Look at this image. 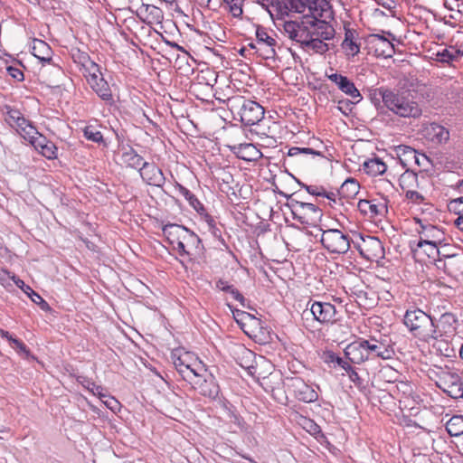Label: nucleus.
I'll return each mask as SVG.
<instances>
[{"instance_id": "4c0bfd02", "label": "nucleus", "mask_w": 463, "mask_h": 463, "mask_svg": "<svg viewBox=\"0 0 463 463\" xmlns=\"http://www.w3.org/2000/svg\"><path fill=\"white\" fill-rule=\"evenodd\" d=\"M337 87L342 92L356 99V102L362 99L361 94L355 87L354 83L351 81L346 76L343 80L339 81V85Z\"/></svg>"}, {"instance_id": "473e14b6", "label": "nucleus", "mask_w": 463, "mask_h": 463, "mask_svg": "<svg viewBox=\"0 0 463 463\" xmlns=\"http://www.w3.org/2000/svg\"><path fill=\"white\" fill-rule=\"evenodd\" d=\"M175 189L178 190L179 194H182L189 204L199 213L202 214L205 212L203 204L197 199V197L186 187L179 183H176Z\"/></svg>"}, {"instance_id": "69168bd1", "label": "nucleus", "mask_w": 463, "mask_h": 463, "mask_svg": "<svg viewBox=\"0 0 463 463\" xmlns=\"http://www.w3.org/2000/svg\"><path fill=\"white\" fill-rule=\"evenodd\" d=\"M378 5L385 9L392 10L395 7V2L393 0H377Z\"/></svg>"}, {"instance_id": "79ce46f5", "label": "nucleus", "mask_w": 463, "mask_h": 463, "mask_svg": "<svg viewBox=\"0 0 463 463\" xmlns=\"http://www.w3.org/2000/svg\"><path fill=\"white\" fill-rule=\"evenodd\" d=\"M324 41V39L313 40L308 43H302L301 46L307 50H312L317 53L323 54L329 50L328 44Z\"/></svg>"}, {"instance_id": "603ef678", "label": "nucleus", "mask_w": 463, "mask_h": 463, "mask_svg": "<svg viewBox=\"0 0 463 463\" xmlns=\"http://www.w3.org/2000/svg\"><path fill=\"white\" fill-rule=\"evenodd\" d=\"M6 71L8 72V75L11 76L15 80H17V81H23L24 80V72L19 68L14 67V66H8L6 68Z\"/></svg>"}, {"instance_id": "c756f323", "label": "nucleus", "mask_w": 463, "mask_h": 463, "mask_svg": "<svg viewBox=\"0 0 463 463\" xmlns=\"http://www.w3.org/2000/svg\"><path fill=\"white\" fill-rule=\"evenodd\" d=\"M32 53L43 62L50 63L52 61V49L44 41L34 40Z\"/></svg>"}, {"instance_id": "cd10ccee", "label": "nucleus", "mask_w": 463, "mask_h": 463, "mask_svg": "<svg viewBox=\"0 0 463 463\" xmlns=\"http://www.w3.org/2000/svg\"><path fill=\"white\" fill-rule=\"evenodd\" d=\"M186 231L187 228L175 223H167L162 227L163 235L170 245H175V241L184 238Z\"/></svg>"}, {"instance_id": "3c124183", "label": "nucleus", "mask_w": 463, "mask_h": 463, "mask_svg": "<svg viewBox=\"0 0 463 463\" xmlns=\"http://www.w3.org/2000/svg\"><path fill=\"white\" fill-rule=\"evenodd\" d=\"M346 373L350 381L353 382L356 387L361 388L364 386V380L353 366H351V370L346 371Z\"/></svg>"}, {"instance_id": "338daca9", "label": "nucleus", "mask_w": 463, "mask_h": 463, "mask_svg": "<svg viewBox=\"0 0 463 463\" xmlns=\"http://www.w3.org/2000/svg\"><path fill=\"white\" fill-rule=\"evenodd\" d=\"M300 150H301V154H307V155L308 154V155H314V156L324 157V155L320 151L315 150L310 147H300Z\"/></svg>"}, {"instance_id": "20e7f679", "label": "nucleus", "mask_w": 463, "mask_h": 463, "mask_svg": "<svg viewBox=\"0 0 463 463\" xmlns=\"http://www.w3.org/2000/svg\"><path fill=\"white\" fill-rule=\"evenodd\" d=\"M227 105L232 113H237L245 126H254L264 117V109L258 102L237 96L228 99Z\"/></svg>"}, {"instance_id": "a878e982", "label": "nucleus", "mask_w": 463, "mask_h": 463, "mask_svg": "<svg viewBox=\"0 0 463 463\" xmlns=\"http://www.w3.org/2000/svg\"><path fill=\"white\" fill-rule=\"evenodd\" d=\"M189 251V259L200 257L203 254L204 247L202 240L194 232L187 229L184 238H181Z\"/></svg>"}, {"instance_id": "7ed1b4c3", "label": "nucleus", "mask_w": 463, "mask_h": 463, "mask_svg": "<svg viewBox=\"0 0 463 463\" xmlns=\"http://www.w3.org/2000/svg\"><path fill=\"white\" fill-rule=\"evenodd\" d=\"M433 317L419 307L408 308L403 316V325L415 338L429 342L432 336Z\"/></svg>"}, {"instance_id": "2f4dec72", "label": "nucleus", "mask_w": 463, "mask_h": 463, "mask_svg": "<svg viewBox=\"0 0 463 463\" xmlns=\"http://www.w3.org/2000/svg\"><path fill=\"white\" fill-rule=\"evenodd\" d=\"M363 166L364 172L373 176L383 175L387 170V165L379 157H373L366 160Z\"/></svg>"}, {"instance_id": "0eeeda50", "label": "nucleus", "mask_w": 463, "mask_h": 463, "mask_svg": "<svg viewBox=\"0 0 463 463\" xmlns=\"http://www.w3.org/2000/svg\"><path fill=\"white\" fill-rule=\"evenodd\" d=\"M88 84L91 90L106 103L113 104L114 99L108 81L104 79L99 65H91L89 73L85 74Z\"/></svg>"}, {"instance_id": "f03ea898", "label": "nucleus", "mask_w": 463, "mask_h": 463, "mask_svg": "<svg viewBox=\"0 0 463 463\" xmlns=\"http://www.w3.org/2000/svg\"><path fill=\"white\" fill-rule=\"evenodd\" d=\"M383 105L393 114L401 118H419L421 109L417 101L407 92H399L381 87L378 89Z\"/></svg>"}, {"instance_id": "864d4df0", "label": "nucleus", "mask_w": 463, "mask_h": 463, "mask_svg": "<svg viewBox=\"0 0 463 463\" xmlns=\"http://www.w3.org/2000/svg\"><path fill=\"white\" fill-rule=\"evenodd\" d=\"M12 347L13 348H15L18 350V352L25 354L26 357H28L30 355V350L28 349V347L26 346L25 344H24L21 340H19L18 338H14L13 339V342L11 344Z\"/></svg>"}, {"instance_id": "6e6d98bb", "label": "nucleus", "mask_w": 463, "mask_h": 463, "mask_svg": "<svg viewBox=\"0 0 463 463\" xmlns=\"http://www.w3.org/2000/svg\"><path fill=\"white\" fill-rule=\"evenodd\" d=\"M306 191L314 196H323L325 194V187L322 185H305Z\"/></svg>"}, {"instance_id": "c85d7f7f", "label": "nucleus", "mask_w": 463, "mask_h": 463, "mask_svg": "<svg viewBox=\"0 0 463 463\" xmlns=\"http://www.w3.org/2000/svg\"><path fill=\"white\" fill-rule=\"evenodd\" d=\"M230 150L240 159L250 161L252 156L259 151L256 146L250 143H241L228 146Z\"/></svg>"}, {"instance_id": "58836bf2", "label": "nucleus", "mask_w": 463, "mask_h": 463, "mask_svg": "<svg viewBox=\"0 0 463 463\" xmlns=\"http://www.w3.org/2000/svg\"><path fill=\"white\" fill-rule=\"evenodd\" d=\"M74 61L78 62L84 68V75L89 73V69L91 65H98L96 62L90 60V57L87 52L77 51L76 53L72 55Z\"/></svg>"}, {"instance_id": "8fccbe9b", "label": "nucleus", "mask_w": 463, "mask_h": 463, "mask_svg": "<svg viewBox=\"0 0 463 463\" xmlns=\"http://www.w3.org/2000/svg\"><path fill=\"white\" fill-rule=\"evenodd\" d=\"M405 197L410 202L415 204H420L424 201V197L421 194L414 190H407L405 192Z\"/></svg>"}, {"instance_id": "6e6552de", "label": "nucleus", "mask_w": 463, "mask_h": 463, "mask_svg": "<svg viewBox=\"0 0 463 463\" xmlns=\"http://www.w3.org/2000/svg\"><path fill=\"white\" fill-rule=\"evenodd\" d=\"M194 389L202 396L210 400H216L220 394V386L215 377L212 373H208L206 369L199 371L196 376L189 382Z\"/></svg>"}, {"instance_id": "4be33fe9", "label": "nucleus", "mask_w": 463, "mask_h": 463, "mask_svg": "<svg viewBox=\"0 0 463 463\" xmlns=\"http://www.w3.org/2000/svg\"><path fill=\"white\" fill-rule=\"evenodd\" d=\"M418 232L420 239L417 243V248L414 250L416 252L422 248V243L439 245L445 238L443 231L432 224H422L420 222V230H419Z\"/></svg>"}, {"instance_id": "c9c22d12", "label": "nucleus", "mask_w": 463, "mask_h": 463, "mask_svg": "<svg viewBox=\"0 0 463 463\" xmlns=\"http://www.w3.org/2000/svg\"><path fill=\"white\" fill-rule=\"evenodd\" d=\"M449 436L458 437L463 434V415H454L446 423Z\"/></svg>"}, {"instance_id": "052dcab7", "label": "nucleus", "mask_w": 463, "mask_h": 463, "mask_svg": "<svg viewBox=\"0 0 463 463\" xmlns=\"http://www.w3.org/2000/svg\"><path fill=\"white\" fill-rule=\"evenodd\" d=\"M105 398H107V400L103 401V402L106 404L108 408L114 411L118 407L119 403L116 399H114L113 397H108L106 395Z\"/></svg>"}, {"instance_id": "e2e57ef3", "label": "nucleus", "mask_w": 463, "mask_h": 463, "mask_svg": "<svg viewBox=\"0 0 463 463\" xmlns=\"http://www.w3.org/2000/svg\"><path fill=\"white\" fill-rule=\"evenodd\" d=\"M327 78L334 82L336 86L339 85V81L343 80L345 76L339 73L326 74Z\"/></svg>"}, {"instance_id": "774afa93", "label": "nucleus", "mask_w": 463, "mask_h": 463, "mask_svg": "<svg viewBox=\"0 0 463 463\" xmlns=\"http://www.w3.org/2000/svg\"><path fill=\"white\" fill-rule=\"evenodd\" d=\"M201 215L203 216V220L207 223L208 229L210 227H212L213 225L216 224L213 217L212 215H210L209 213H207L206 211L203 212Z\"/></svg>"}, {"instance_id": "39448f33", "label": "nucleus", "mask_w": 463, "mask_h": 463, "mask_svg": "<svg viewBox=\"0 0 463 463\" xmlns=\"http://www.w3.org/2000/svg\"><path fill=\"white\" fill-rule=\"evenodd\" d=\"M288 199L286 206L289 208L293 219L301 224L313 225L323 216L322 210L312 203H305L297 198L298 193L286 194L281 193Z\"/></svg>"}, {"instance_id": "0e129e2a", "label": "nucleus", "mask_w": 463, "mask_h": 463, "mask_svg": "<svg viewBox=\"0 0 463 463\" xmlns=\"http://www.w3.org/2000/svg\"><path fill=\"white\" fill-rule=\"evenodd\" d=\"M339 195L338 191L337 192H327L325 190V194H323L322 197H326L330 202H332L334 204L337 203V196Z\"/></svg>"}, {"instance_id": "9b49d317", "label": "nucleus", "mask_w": 463, "mask_h": 463, "mask_svg": "<svg viewBox=\"0 0 463 463\" xmlns=\"http://www.w3.org/2000/svg\"><path fill=\"white\" fill-rule=\"evenodd\" d=\"M171 358L179 374L188 383L196 376L199 371H204L203 365L200 363H190L189 353L179 354L176 350L172 353Z\"/></svg>"}, {"instance_id": "49530a36", "label": "nucleus", "mask_w": 463, "mask_h": 463, "mask_svg": "<svg viewBox=\"0 0 463 463\" xmlns=\"http://www.w3.org/2000/svg\"><path fill=\"white\" fill-rule=\"evenodd\" d=\"M431 129L433 130L434 137L438 142L441 143L449 139V133L444 127L438 124H431Z\"/></svg>"}, {"instance_id": "ea45409f", "label": "nucleus", "mask_w": 463, "mask_h": 463, "mask_svg": "<svg viewBox=\"0 0 463 463\" xmlns=\"http://www.w3.org/2000/svg\"><path fill=\"white\" fill-rule=\"evenodd\" d=\"M443 392L452 399L463 401V381L461 377H458V383H453L449 388H446Z\"/></svg>"}, {"instance_id": "dca6fc26", "label": "nucleus", "mask_w": 463, "mask_h": 463, "mask_svg": "<svg viewBox=\"0 0 463 463\" xmlns=\"http://www.w3.org/2000/svg\"><path fill=\"white\" fill-rule=\"evenodd\" d=\"M429 378L442 391L449 388L453 383L458 382L459 374L450 366H434L429 370Z\"/></svg>"}, {"instance_id": "a19ab883", "label": "nucleus", "mask_w": 463, "mask_h": 463, "mask_svg": "<svg viewBox=\"0 0 463 463\" xmlns=\"http://www.w3.org/2000/svg\"><path fill=\"white\" fill-rule=\"evenodd\" d=\"M328 364H335L344 369L345 372L351 370V362L349 360L345 361L344 358L340 357L334 352H328L326 354V360Z\"/></svg>"}, {"instance_id": "1a4fd4ad", "label": "nucleus", "mask_w": 463, "mask_h": 463, "mask_svg": "<svg viewBox=\"0 0 463 463\" xmlns=\"http://www.w3.org/2000/svg\"><path fill=\"white\" fill-rule=\"evenodd\" d=\"M285 385L289 392L300 402H314L318 399V393L313 385L307 384L298 376L288 377Z\"/></svg>"}, {"instance_id": "bf43d9fd", "label": "nucleus", "mask_w": 463, "mask_h": 463, "mask_svg": "<svg viewBox=\"0 0 463 463\" xmlns=\"http://www.w3.org/2000/svg\"><path fill=\"white\" fill-rule=\"evenodd\" d=\"M288 4L290 8L298 13H301L305 8V5L301 0H288Z\"/></svg>"}, {"instance_id": "aec40b11", "label": "nucleus", "mask_w": 463, "mask_h": 463, "mask_svg": "<svg viewBox=\"0 0 463 463\" xmlns=\"http://www.w3.org/2000/svg\"><path fill=\"white\" fill-rule=\"evenodd\" d=\"M138 172L143 182L148 185L162 188L165 183L163 171L155 163L145 162Z\"/></svg>"}, {"instance_id": "9d476101", "label": "nucleus", "mask_w": 463, "mask_h": 463, "mask_svg": "<svg viewBox=\"0 0 463 463\" xmlns=\"http://www.w3.org/2000/svg\"><path fill=\"white\" fill-rule=\"evenodd\" d=\"M458 318L451 312H445L439 318L433 317L431 339H446L457 333Z\"/></svg>"}, {"instance_id": "e433bc0d", "label": "nucleus", "mask_w": 463, "mask_h": 463, "mask_svg": "<svg viewBox=\"0 0 463 463\" xmlns=\"http://www.w3.org/2000/svg\"><path fill=\"white\" fill-rule=\"evenodd\" d=\"M140 11L145 12L148 24L160 23L164 17L163 11L154 5H143Z\"/></svg>"}, {"instance_id": "680f3d73", "label": "nucleus", "mask_w": 463, "mask_h": 463, "mask_svg": "<svg viewBox=\"0 0 463 463\" xmlns=\"http://www.w3.org/2000/svg\"><path fill=\"white\" fill-rule=\"evenodd\" d=\"M327 78L334 82L336 86L339 85V81L343 80L345 76L339 73L326 74Z\"/></svg>"}, {"instance_id": "f704fd0d", "label": "nucleus", "mask_w": 463, "mask_h": 463, "mask_svg": "<svg viewBox=\"0 0 463 463\" xmlns=\"http://www.w3.org/2000/svg\"><path fill=\"white\" fill-rule=\"evenodd\" d=\"M216 288L223 292L231 294V296L235 300L239 301L243 307H246V298L236 288L233 287V285L229 284L228 281L223 279L217 280Z\"/></svg>"}, {"instance_id": "5701e85b", "label": "nucleus", "mask_w": 463, "mask_h": 463, "mask_svg": "<svg viewBox=\"0 0 463 463\" xmlns=\"http://www.w3.org/2000/svg\"><path fill=\"white\" fill-rule=\"evenodd\" d=\"M357 208L362 214L371 219L383 217L387 213L386 200H359Z\"/></svg>"}, {"instance_id": "412c9836", "label": "nucleus", "mask_w": 463, "mask_h": 463, "mask_svg": "<svg viewBox=\"0 0 463 463\" xmlns=\"http://www.w3.org/2000/svg\"><path fill=\"white\" fill-rule=\"evenodd\" d=\"M366 339L358 338L348 344L344 350L345 356L352 364H361L369 360Z\"/></svg>"}, {"instance_id": "f257e3e1", "label": "nucleus", "mask_w": 463, "mask_h": 463, "mask_svg": "<svg viewBox=\"0 0 463 463\" xmlns=\"http://www.w3.org/2000/svg\"><path fill=\"white\" fill-rule=\"evenodd\" d=\"M283 29L291 40L300 44L318 39L331 40L335 33L329 23L314 17H307L300 22L287 21Z\"/></svg>"}, {"instance_id": "13d9d810", "label": "nucleus", "mask_w": 463, "mask_h": 463, "mask_svg": "<svg viewBox=\"0 0 463 463\" xmlns=\"http://www.w3.org/2000/svg\"><path fill=\"white\" fill-rule=\"evenodd\" d=\"M208 230L214 238L218 239L222 242V244L225 245L224 239L222 236V230L219 227H217L216 224L213 225Z\"/></svg>"}, {"instance_id": "4d7b16f0", "label": "nucleus", "mask_w": 463, "mask_h": 463, "mask_svg": "<svg viewBox=\"0 0 463 463\" xmlns=\"http://www.w3.org/2000/svg\"><path fill=\"white\" fill-rule=\"evenodd\" d=\"M438 59L441 62H449L455 59V55L448 49H443L437 53Z\"/></svg>"}, {"instance_id": "4468645a", "label": "nucleus", "mask_w": 463, "mask_h": 463, "mask_svg": "<svg viewBox=\"0 0 463 463\" xmlns=\"http://www.w3.org/2000/svg\"><path fill=\"white\" fill-rule=\"evenodd\" d=\"M310 304V312L316 321L322 325H334L339 320L338 311L329 302L314 301Z\"/></svg>"}, {"instance_id": "5fc2aeb1", "label": "nucleus", "mask_w": 463, "mask_h": 463, "mask_svg": "<svg viewBox=\"0 0 463 463\" xmlns=\"http://www.w3.org/2000/svg\"><path fill=\"white\" fill-rule=\"evenodd\" d=\"M174 250H176L179 253L180 256L182 257H188L189 258V251H188V249L186 248V245L184 244V241L180 239L176 241H175V245H172Z\"/></svg>"}, {"instance_id": "37998d69", "label": "nucleus", "mask_w": 463, "mask_h": 463, "mask_svg": "<svg viewBox=\"0 0 463 463\" xmlns=\"http://www.w3.org/2000/svg\"><path fill=\"white\" fill-rule=\"evenodd\" d=\"M227 5L229 12L235 18H241L243 14L244 0H223Z\"/></svg>"}, {"instance_id": "a18cd8bd", "label": "nucleus", "mask_w": 463, "mask_h": 463, "mask_svg": "<svg viewBox=\"0 0 463 463\" xmlns=\"http://www.w3.org/2000/svg\"><path fill=\"white\" fill-rule=\"evenodd\" d=\"M79 382L94 395L105 397V395L102 393L103 388L100 385H97L90 379L80 376L79 377Z\"/></svg>"}, {"instance_id": "ddd939ff", "label": "nucleus", "mask_w": 463, "mask_h": 463, "mask_svg": "<svg viewBox=\"0 0 463 463\" xmlns=\"http://www.w3.org/2000/svg\"><path fill=\"white\" fill-rule=\"evenodd\" d=\"M26 136L24 137L47 159H54L57 157V147L46 137L40 134L35 128L27 129Z\"/></svg>"}, {"instance_id": "de8ad7c7", "label": "nucleus", "mask_w": 463, "mask_h": 463, "mask_svg": "<svg viewBox=\"0 0 463 463\" xmlns=\"http://www.w3.org/2000/svg\"><path fill=\"white\" fill-rule=\"evenodd\" d=\"M449 209L458 217L463 216V197L453 199L449 203Z\"/></svg>"}, {"instance_id": "7c9ffc66", "label": "nucleus", "mask_w": 463, "mask_h": 463, "mask_svg": "<svg viewBox=\"0 0 463 463\" xmlns=\"http://www.w3.org/2000/svg\"><path fill=\"white\" fill-rule=\"evenodd\" d=\"M121 160L128 167L137 169L138 171L146 162L132 147H128L123 151Z\"/></svg>"}, {"instance_id": "423d86ee", "label": "nucleus", "mask_w": 463, "mask_h": 463, "mask_svg": "<svg viewBox=\"0 0 463 463\" xmlns=\"http://www.w3.org/2000/svg\"><path fill=\"white\" fill-rule=\"evenodd\" d=\"M320 242L322 246L332 254H345L350 247L352 238L347 232L339 229H321Z\"/></svg>"}, {"instance_id": "c03bdc74", "label": "nucleus", "mask_w": 463, "mask_h": 463, "mask_svg": "<svg viewBox=\"0 0 463 463\" xmlns=\"http://www.w3.org/2000/svg\"><path fill=\"white\" fill-rule=\"evenodd\" d=\"M83 133H84V137H86V139H88L90 141H92V142H95L98 144L104 143V138H103L102 133L100 131L97 130L95 128V127H93V126H87L84 128Z\"/></svg>"}, {"instance_id": "393cba45", "label": "nucleus", "mask_w": 463, "mask_h": 463, "mask_svg": "<svg viewBox=\"0 0 463 463\" xmlns=\"http://www.w3.org/2000/svg\"><path fill=\"white\" fill-rule=\"evenodd\" d=\"M342 50L347 59L354 58L360 52V43L354 30L345 28V39L341 44Z\"/></svg>"}, {"instance_id": "a211bd4d", "label": "nucleus", "mask_w": 463, "mask_h": 463, "mask_svg": "<svg viewBox=\"0 0 463 463\" xmlns=\"http://www.w3.org/2000/svg\"><path fill=\"white\" fill-rule=\"evenodd\" d=\"M366 347L368 350L369 360L381 358L383 360L391 359L394 355V350L386 336L377 339L371 337L366 339Z\"/></svg>"}, {"instance_id": "b1692460", "label": "nucleus", "mask_w": 463, "mask_h": 463, "mask_svg": "<svg viewBox=\"0 0 463 463\" xmlns=\"http://www.w3.org/2000/svg\"><path fill=\"white\" fill-rule=\"evenodd\" d=\"M395 152L403 167H408L412 162L419 166L422 165V163L420 162V156L427 159L426 155L420 154L414 148L405 145L397 146Z\"/></svg>"}, {"instance_id": "2eb2a0df", "label": "nucleus", "mask_w": 463, "mask_h": 463, "mask_svg": "<svg viewBox=\"0 0 463 463\" xmlns=\"http://www.w3.org/2000/svg\"><path fill=\"white\" fill-rule=\"evenodd\" d=\"M256 54L260 57L265 60L275 59L277 41L260 25L256 29Z\"/></svg>"}, {"instance_id": "bb28decb", "label": "nucleus", "mask_w": 463, "mask_h": 463, "mask_svg": "<svg viewBox=\"0 0 463 463\" xmlns=\"http://www.w3.org/2000/svg\"><path fill=\"white\" fill-rule=\"evenodd\" d=\"M10 279L14 281V283L21 288L30 298L31 300L38 305L42 310L47 311L50 309L49 304L38 294L36 293L30 286L26 285L23 279L16 277L14 274L10 276Z\"/></svg>"}, {"instance_id": "09e8293b", "label": "nucleus", "mask_w": 463, "mask_h": 463, "mask_svg": "<svg viewBox=\"0 0 463 463\" xmlns=\"http://www.w3.org/2000/svg\"><path fill=\"white\" fill-rule=\"evenodd\" d=\"M421 249L423 250V251L426 253V255L429 258L435 259V257L438 256L439 253V245L438 244L422 243V248Z\"/></svg>"}, {"instance_id": "f8f14e48", "label": "nucleus", "mask_w": 463, "mask_h": 463, "mask_svg": "<svg viewBox=\"0 0 463 463\" xmlns=\"http://www.w3.org/2000/svg\"><path fill=\"white\" fill-rule=\"evenodd\" d=\"M360 255L367 260L374 261L383 258L384 249L382 241L374 236L361 237L360 242H353Z\"/></svg>"}, {"instance_id": "72a5a7b5", "label": "nucleus", "mask_w": 463, "mask_h": 463, "mask_svg": "<svg viewBox=\"0 0 463 463\" xmlns=\"http://www.w3.org/2000/svg\"><path fill=\"white\" fill-rule=\"evenodd\" d=\"M360 189L358 182L353 178L346 179L340 188L338 194L340 197L350 199L354 197Z\"/></svg>"}, {"instance_id": "f3484780", "label": "nucleus", "mask_w": 463, "mask_h": 463, "mask_svg": "<svg viewBox=\"0 0 463 463\" xmlns=\"http://www.w3.org/2000/svg\"><path fill=\"white\" fill-rule=\"evenodd\" d=\"M386 33L390 39L377 33L370 34L368 37V43L377 57L391 58L395 53L392 41L396 40V36L391 32Z\"/></svg>"}, {"instance_id": "6ab92c4d", "label": "nucleus", "mask_w": 463, "mask_h": 463, "mask_svg": "<svg viewBox=\"0 0 463 463\" xmlns=\"http://www.w3.org/2000/svg\"><path fill=\"white\" fill-rule=\"evenodd\" d=\"M2 111L5 115V120L6 123L11 128H15L23 137L26 136V132H28L27 129L34 128L32 123L24 117L22 112L14 107L5 105Z\"/></svg>"}]
</instances>
